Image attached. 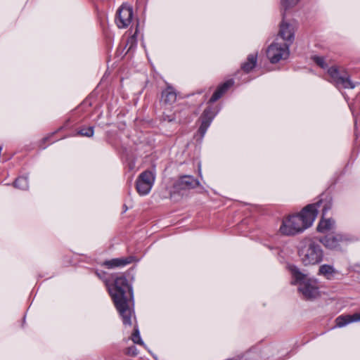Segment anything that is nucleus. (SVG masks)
<instances>
[{
  "label": "nucleus",
  "mask_w": 360,
  "mask_h": 360,
  "mask_svg": "<svg viewBox=\"0 0 360 360\" xmlns=\"http://www.w3.org/2000/svg\"><path fill=\"white\" fill-rule=\"evenodd\" d=\"M109 292L116 309L122 318L123 323L131 325V310L129 303L133 299L132 288L125 276H121L114 280L113 285L109 288Z\"/></svg>",
  "instance_id": "obj_1"
},
{
  "label": "nucleus",
  "mask_w": 360,
  "mask_h": 360,
  "mask_svg": "<svg viewBox=\"0 0 360 360\" xmlns=\"http://www.w3.org/2000/svg\"><path fill=\"white\" fill-rule=\"evenodd\" d=\"M321 201L304 207L299 214L288 216L282 221L279 231L285 236H294L310 227L318 214Z\"/></svg>",
  "instance_id": "obj_2"
},
{
  "label": "nucleus",
  "mask_w": 360,
  "mask_h": 360,
  "mask_svg": "<svg viewBox=\"0 0 360 360\" xmlns=\"http://www.w3.org/2000/svg\"><path fill=\"white\" fill-rule=\"evenodd\" d=\"M298 256L304 266L316 265L321 263L323 259L324 252L319 240L304 238L300 243Z\"/></svg>",
  "instance_id": "obj_3"
},
{
  "label": "nucleus",
  "mask_w": 360,
  "mask_h": 360,
  "mask_svg": "<svg viewBox=\"0 0 360 360\" xmlns=\"http://www.w3.org/2000/svg\"><path fill=\"white\" fill-rule=\"evenodd\" d=\"M296 282L299 285L298 290L306 299H314L319 296V285L316 278L309 277L299 270L292 271Z\"/></svg>",
  "instance_id": "obj_4"
},
{
  "label": "nucleus",
  "mask_w": 360,
  "mask_h": 360,
  "mask_svg": "<svg viewBox=\"0 0 360 360\" xmlns=\"http://www.w3.org/2000/svg\"><path fill=\"white\" fill-rule=\"evenodd\" d=\"M289 44L280 41L279 38H276L275 41L268 47L266 56L271 63H276L281 60L288 58L290 54Z\"/></svg>",
  "instance_id": "obj_5"
},
{
  "label": "nucleus",
  "mask_w": 360,
  "mask_h": 360,
  "mask_svg": "<svg viewBox=\"0 0 360 360\" xmlns=\"http://www.w3.org/2000/svg\"><path fill=\"white\" fill-rule=\"evenodd\" d=\"M349 238L344 234L336 233L328 234L319 239V242L327 249L332 250H341L342 245H347Z\"/></svg>",
  "instance_id": "obj_6"
},
{
  "label": "nucleus",
  "mask_w": 360,
  "mask_h": 360,
  "mask_svg": "<svg viewBox=\"0 0 360 360\" xmlns=\"http://www.w3.org/2000/svg\"><path fill=\"white\" fill-rule=\"evenodd\" d=\"M328 73L330 77V82L338 88L353 89L355 87L354 84L349 79L347 75H340L337 67L330 68L328 70Z\"/></svg>",
  "instance_id": "obj_7"
},
{
  "label": "nucleus",
  "mask_w": 360,
  "mask_h": 360,
  "mask_svg": "<svg viewBox=\"0 0 360 360\" xmlns=\"http://www.w3.org/2000/svg\"><path fill=\"white\" fill-rule=\"evenodd\" d=\"M155 181V174L150 171L142 172L136 181V190L140 195L147 194Z\"/></svg>",
  "instance_id": "obj_8"
},
{
  "label": "nucleus",
  "mask_w": 360,
  "mask_h": 360,
  "mask_svg": "<svg viewBox=\"0 0 360 360\" xmlns=\"http://www.w3.org/2000/svg\"><path fill=\"white\" fill-rule=\"evenodd\" d=\"M133 9L131 6L123 4L117 11L115 22L119 28L128 27L133 19Z\"/></svg>",
  "instance_id": "obj_9"
},
{
  "label": "nucleus",
  "mask_w": 360,
  "mask_h": 360,
  "mask_svg": "<svg viewBox=\"0 0 360 360\" xmlns=\"http://www.w3.org/2000/svg\"><path fill=\"white\" fill-rule=\"evenodd\" d=\"M215 115L216 112H214V110L210 107L205 108L203 111L200 117L201 124L198 129L202 138L205 134Z\"/></svg>",
  "instance_id": "obj_10"
},
{
  "label": "nucleus",
  "mask_w": 360,
  "mask_h": 360,
  "mask_svg": "<svg viewBox=\"0 0 360 360\" xmlns=\"http://www.w3.org/2000/svg\"><path fill=\"white\" fill-rule=\"evenodd\" d=\"M276 38H279L280 41L288 43L290 45L294 39V28L292 25L283 21L280 25V30Z\"/></svg>",
  "instance_id": "obj_11"
},
{
  "label": "nucleus",
  "mask_w": 360,
  "mask_h": 360,
  "mask_svg": "<svg viewBox=\"0 0 360 360\" xmlns=\"http://www.w3.org/2000/svg\"><path fill=\"white\" fill-rule=\"evenodd\" d=\"M139 259L134 256L129 255L126 257L115 258L110 260H106L103 262V265L105 266L108 269H112L115 267L124 266L127 264L138 262Z\"/></svg>",
  "instance_id": "obj_12"
},
{
  "label": "nucleus",
  "mask_w": 360,
  "mask_h": 360,
  "mask_svg": "<svg viewBox=\"0 0 360 360\" xmlns=\"http://www.w3.org/2000/svg\"><path fill=\"white\" fill-rule=\"evenodd\" d=\"M199 185V181L191 175L182 176L177 181V186L179 189H191Z\"/></svg>",
  "instance_id": "obj_13"
},
{
  "label": "nucleus",
  "mask_w": 360,
  "mask_h": 360,
  "mask_svg": "<svg viewBox=\"0 0 360 360\" xmlns=\"http://www.w3.org/2000/svg\"><path fill=\"white\" fill-rule=\"evenodd\" d=\"M357 321H360V313H356L352 315H342L335 319L336 326L338 327H343L350 323Z\"/></svg>",
  "instance_id": "obj_14"
},
{
  "label": "nucleus",
  "mask_w": 360,
  "mask_h": 360,
  "mask_svg": "<svg viewBox=\"0 0 360 360\" xmlns=\"http://www.w3.org/2000/svg\"><path fill=\"white\" fill-rule=\"evenodd\" d=\"M233 84V81L232 79L228 80L221 84L217 90L214 92L212 97L210 98L209 102L214 103L217 101L219 98L221 97V96L227 91L229 88H230Z\"/></svg>",
  "instance_id": "obj_15"
},
{
  "label": "nucleus",
  "mask_w": 360,
  "mask_h": 360,
  "mask_svg": "<svg viewBox=\"0 0 360 360\" xmlns=\"http://www.w3.org/2000/svg\"><path fill=\"white\" fill-rule=\"evenodd\" d=\"M162 100L165 104L171 105L176 100V93L172 86H168L162 92Z\"/></svg>",
  "instance_id": "obj_16"
},
{
  "label": "nucleus",
  "mask_w": 360,
  "mask_h": 360,
  "mask_svg": "<svg viewBox=\"0 0 360 360\" xmlns=\"http://www.w3.org/2000/svg\"><path fill=\"white\" fill-rule=\"evenodd\" d=\"M257 54L251 53L248 55L247 60L241 65V69L246 73L250 72L256 65Z\"/></svg>",
  "instance_id": "obj_17"
},
{
  "label": "nucleus",
  "mask_w": 360,
  "mask_h": 360,
  "mask_svg": "<svg viewBox=\"0 0 360 360\" xmlns=\"http://www.w3.org/2000/svg\"><path fill=\"white\" fill-rule=\"evenodd\" d=\"M335 221L332 219H322L319 221L316 227V230L319 233H325L327 231H330L335 228Z\"/></svg>",
  "instance_id": "obj_18"
},
{
  "label": "nucleus",
  "mask_w": 360,
  "mask_h": 360,
  "mask_svg": "<svg viewBox=\"0 0 360 360\" xmlns=\"http://www.w3.org/2000/svg\"><path fill=\"white\" fill-rule=\"evenodd\" d=\"M335 272L334 267L328 264H323L319 269V274L325 276L327 279H331Z\"/></svg>",
  "instance_id": "obj_19"
},
{
  "label": "nucleus",
  "mask_w": 360,
  "mask_h": 360,
  "mask_svg": "<svg viewBox=\"0 0 360 360\" xmlns=\"http://www.w3.org/2000/svg\"><path fill=\"white\" fill-rule=\"evenodd\" d=\"M13 186L15 188H18L22 190H25L28 188V181L26 177L20 176L15 179L13 182Z\"/></svg>",
  "instance_id": "obj_20"
},
{
  "label": "nucleus",
  "mask_w": 360,
  "mask_h": 360,
  "mask_svg": "<svg viewBox=\"0 0 360 360\" xmlns=\"http://www.w3.org/2000/svg\"><path fill=\"white\" fill-rule=\"evenodd\" d=\"M131 340L134 342L135 344H138L140 345H142L143 344L141 337L140 333L138 328L136 326L134 327V331L131 336Z\"/></svg>",
  "instance_id": "obj_21"
},
{
  "label": "nucleus",
  "mask_w": 360,
  "mask_h": 360,
  "mask_svg": "<svg viewBox=\"0 0 360 360\" xmlns=\"http://www.w3.org/2000/svg\"><path fill=\"white\" fill-rule=\"evenodd\" d=\"M77 134L82 136L91 137L94 135V127L82 128L78 131Z\"/></svg>",
  "instance_id": "obj_22"
},
{
  "label": "nucleus",
  "mask_w": 360,
  "mask_h": 360,
  "mask_svg": "<svg viewBox=\"0 0 360 360\" xmlns=\"http://www.w3.org/2000/svg\"><path fill=\"white\" fill-rule=\"evenodd\" d=\"M299 1L300 0H282V8L286 11L287 9L295 6L299 2Z\"/></svg>",
  "instance_id": "obj_23"
},
{
  "label": "nucleus",
  "mask_w": 360,
  "mask_h": 360,
  "mask_svg": "<svg viewBox=\"0 0 360 360\" xmlns=\"http://www.w3.org/2000/svg\"><path fill=\"white\" fill-rule=\"evenodd\" d=\"M124 353L126 355H128L130 356H136L138 354V350L135 345H131V346L127 347L124 349Z\"/></svg>",
  "instance_id": "obj_24"
},
{
  "label": "nucleus",
  "mask_w": 360,
  "mask_h": 360,
  "mask_svg": "<svg viewBox=\"0 0 360 360\" xmlns=\"http://www.w3.org/2000/svg\"><path fill=\"white\" fill-rule=\"evenodd\" d=\"M313 60L321 68H324L326 67V65L325 63V60L322 57L319 56H314L313 57Z\"/></svg>",
  "instance_id": "obj_25"
},
{
  "label": "nucleus",
  "mask_w": 360,
  "mask_h": 360,
  "mask_svg": "<svg viewBox=\"0 0 360 360\" xmlns=\"http://www.w3.org/2000/svg\"><path fill=\"white\" fill-rule=\"evenodd\" d=\"M49 138H50V136L45 137V138H44V139H43V140H42V141H43L44 142H45V141H48Z\"/></svg>",
  "instance_id": "obj_26"
},
{
  "label": "nucleus",
  "mask_w": 360,
  "mask_h": 360,
  "mask_svg": "<svg viewBox=\"0 0 360 360\" xmlns=\"http://www.w3.org/2000/svg\"><path fill=\"white\" fill-rule=\"evenodd\" d=\"M198 172H199V174L200 175V174H201L200 165L198 166Z\"/></svg>",
  "instance_id": "obj_27"
},
{
  "label": "nucleus",
  "mask_w": 360,
  "mask_h": 360,
  "mask_svg": "<svg viewBox=\"0 0 360 360\" xmlns=\"http://www.w3.org/2000/svg\"><path fill=\"white\" fill-rule=\"evenodd\" d=\"M323 214H324V213L326 212V209L325 208L323 210Z\"/></svg>",
  "instance_id": "obj_28"
},
{
  "label": "nucleus",
  "mask_w": 360,
  "mask_h": 360,
  "mask_svg": "<svg viewBox=\"0 0 360 360\" xmlns=\"http://www.w3.org/2000/svg\"><path fill=\"white\" fill-rule=\"evenodd\" d=\"M131 41H134V37H131Z\"/></svg>",
  "instance_id": "obj_29"
}]
</instances>
